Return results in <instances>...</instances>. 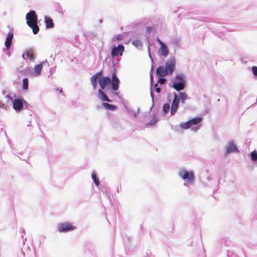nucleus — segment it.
Segmentation results:
<instances>
[{"label": "nucleus", "mask_w": 257, "mask_h": 257, "mask_svg": "<svg viewBox=\"0 0 257 257\" xmlns=\"http://www.w3.org/2000/svg\"><path fill=\"white\" fill-rule=\"evenodd\" d=\"M98 83L101 89H103L106 86L110 84L111 79L109 77H101L98 79ZM111 83L112 90H117L119 88V80L115 73L112 75Z\"/></svg>", "instance_id": "f257e3e1"}, {"label": "nucleus", "mask_w": 257, "mask_h": 257, "mask_svg": "<svg viewBox=\"0 0 257 257\" xmlns=\"http://www.w3.org/2000/svg\"><path fill=\"white\" fill-rule=\"evenodd\" d=\"M27 25L32 29L34 34H37L39 31L38 26V17L35 11L31 10L26 17Z\"/></svg>", "instance_id": "f03ea898"}, {"label": "nucleus", "mask_w": 257, "mask_h": 257, "mask_svg": "<svg viewBox=\"0 0 257 257\" xmlns=\"http://www.w3.org/2000/svg\"><path fill=\"white\" fill-rule=\"evenodd\" d=\"M15 98L13 100V107L14 110L17 112H20L23 110L28 109L29 107H32L25 99L22 97H17L16 94H14Z\"/></svg>", "instance_id": "7ed1b4c3"}, {"label": "nucleus", "mask_w": 257, "mask_h": 257, "mask_svg": "<svg viewBox=\"0 0 257 257\" xmlns=\"http://www.w3.org/2000/svg\"><path fill=\"white\" fill-rule=\"evenodd\" d=\"M179 175L184 180H187L188 182L193 183L194 176L193 172H188L185 169H182L179 172Z\"/></svg>", "instance_id": "20e7f679"}, {"label": "nucleus", "mask_w": 257, "mask_h": 257, "mask_svg": "<svg viewBox=\"0 0 257 257\" xmlns=\"http://www.w3.org/2000/svg\"><path fill=\"white\" fill-rule=\"evenodd\" d=\"M202 120V118L197 117L191 119V120L180 124L181 128L186 130L190 128L192 125H196L200 123Z\"/></svg>", "instance_id": "39448f33"}, {"label": "nucleus", "mask_w": 257, "mask_h": 257, "mask_svg": "<svg viewBox=\"0 0 257 257\" xmlns=\"http://www.w3.org/2000/svg\"><path fill=\"white\" fill-rule=\"evenodd\" d=\"M176 79L179 80V81L175 82L173 83V87L177 91L183 90L185 87V81L183 79V76L181 75H178L176 76Z\"/></svg>", "instance_id": "423d86ee"}, {"label": "nucleus", "mask_w": 257, "mask_h": 257, "mask_svg": "<svg viewBox=\"0 0 257 257\" xmlns=\"http://www.w3.org/2000/svg\"><path fill=\"white\" fill-rule=\"evenodd\" d=\"M174 99L172 101L171 107V115H173L175 112H176L179 104L180 102V98L179 96L176 94V93H174Z\"/></svg>", "instance_id": "0eeeda50"}, {"label": "nucleus", "mask_w": 257, "mask_h": 257, "mask_svg": "<svg viewBox=\"0 0 257 257\" xmlns=\"http://www.w3.org/2000/svg\"><path fill=\"white\" fill-rule=\"evenodd\" d=\"M175 65V60L174 58H171L168 60L166 63V69L169 74H171L174 70Z\"/></svg>", "instance_id": "6e6552de"}, {"label": "nucleus", "mask_w": 257, "mask_h": 257, "mask_svg": "<svg viewBox=\"0 0 257 257\" xmlns=\"http://www.w3.org/2000/svg\"><path fill=\"white\" fill-rule=\"evenodd\" d=\"M124 48L122 45H118L114 47L111 52L112 57H116L118 55L122 56Z\"/></svg>", "instance_id": "1a4fd4ad"}, {"label": "nucleus", "mask_w": 257, "mask_h": 257, "mask_svg": "<svg viewBox=\"0 0 257 257\" xmlns=\"http://www.w3.org/2000/svg\"><path fill=\"white\" fill-rule=\"evenodd\" d=\"M24 59H29L33 61L35 59V51L33 49L28 50L22 55Z\"/></svg>", "instance_id": "9d476101"}, {"label": "nucleus", "mask_w": 257, "mask_h": 257, "mask_svg": "<svg viewBox=\"0 0 257 257\" xmlns=\"http://www.w3.org/2000/svg\"><path fill=\"white\" fill-rule=\"evenodd\" d=\"M14 38V34L13 32H9L6 38L5 45L7 49H9L12 45V41Z\"/></svg>", "instance_id": "9b49d317"}, {"label": "nucleus", "mask_w": 257, "mask_h": 257, "mask_svg": "<svg viewBox=\"0 0 257 257\" xmlns=\"http://www.w3.org/2000/svg\"><path fill=\"white\" fill-rule=\"evenodd\" d=\"M157 74L160 76L164 77L166 76L168 73L167 70L163 66H159L156 70Z\"/></svg>", "instance_id": "f8f14e48"}, {"label": "nucleus", "mask_w": 257, "mask_h": 257, "mask_svg": "<svg viewBox=\"0 0 257 257\" xmlns=\"http://www.w3.org/2000/svg\"><path fill=\"white\" fill-rule=\"evenodd\" d=\"M45 23L46 27L47 29L52 28L54 26L52 19L48 16L45 17Z\"/></svg>", "instance_id": "ddd939ff"}, {"label": "nucleus", "mask_w": 257, "mask_h": 257, "mask_svg": "<svg viewBox=\"0 0 257 257\" xmlns=\"http://www.w3.org/2000/svg\"><path fill=\"white\" fill-rule=\"evenodd\" d=\"M159 52L164 57H166L169 54V51L166 45L164 44L163 46H161V48L159 49Z\"/></svg>", "instance_id": "4468645a"}, {"label": "nucleus", "mask_w": 257, "mask_h": 257, "mask_svg": "<svg viewBox=\"0 0 257 257\" xmlns=\"http://www.w3.org/2000/svg\"><path fill=\"white\" fill-rule=\"evenodd\" d=\"M236 151L238 152V150L236 146H235L234 143L231 142L227 147V152L229 153Z\"/></svg>", "instance_id": "2eb2a0df"}, {"label": "nucleus", "mask_w": 257, "mask_h": 257, "mask_svg": "<svg viewBox=\"0 0 257 257\" xmlns=\"http://www.w3.org/2000/svg\"><path fill=\"white\" fill-rule=\"evenodd\" d=\"M98 93L100 97V98L104 101L107 102H110L111 100L107 96V95L104 93V92L101 90L99 89L98 91Z\"/></svg>", "instance_id": "dca6fc26"}, {"label": "nucleus", "mask_w": 257, "mask_h": 257, "mask_svg": "<svg viewBox=\"0 0 257 257\" xmlns=\"http://www.w3.org/2000/svg\"><path fill=\"white\" fill-rule=\"evenodd\" d=\"M92 179L95 183V184L98 186L99 184V179L97 177L96 173L95 172H93L91 175Z\"/></svg>", "instance_id": "f3484780"}, {"label": "nucleus", "mask_w": 257, "mask_h": 257, "mask_svg": "<svg viewBox=\"0 0 257 257\" xmlns=\"http://www.w3.org/2000/svg\"><path fill=\"white\" fill-rule=\"evenodd\" d=\"M102 105L105 108L109 110H114L116 109V106L115 105H112L108 103H103Z\"/></svg>", "instance_id": "a211bd4d"}, {"label": "nucleus", "mask_w": 257, "mask_h": 257, "mask_svg": "<svg viewBox=\"0 0 257 257\" xmlns=\"http://www.w3.org/2000/svg\"><path fill=\"white\" fill-rule=\"evenodd\" d=\"M42 67L43 65L42 63H40L35 66V72L37 75H39L41 73Z\"/></svg>", "instance_id": "6ab92c4d"}, {"label": "nucleus", "mask_w": 257, "mask_h": 257, "mask_svg": "<svg viewBox=\"0 0 257 257\" xmlns=\"http://www.w3.org/2000/svg\"><path fill=\"white\" fill-rule=\"evenodd\" d=\"M98 77H96L94 75L91 77L90 80L93 86V88L95 89L97 86V80Z\"/></svg>", "instance_id": "aec40b11"}, {"label": "nucleus", "mask_w": 257, "mask_h": 257, "mask_svg": "<svg viewBox=\"0 0 257 257\" xmlns=\"http://www.w3.org/2000/svg\"><path fill=\"white\" fill-rule=\"evenodd\" d=\"M29 87V80L27 78L23 79V89L27 90Z\"/></svg>", "instance_id": "412c9836"}, {"label": "nucleus", "mask_w": 257, "mask_h": 257, "mask_svg": "<svg viewBox=\"0 0 257 257\" xmlns=\"http://www.w3.org/2000/svg\"><path fill=\"white\" fill-rule=\"evenodd\" d=\"M75 227L70 223H65V231L72 230Z\"/></svg>", "instance_id": "4be33fe9"}, {"label": "nucleus", "mask_w": 257, "mask_h": 257, "mask_svg": "<svg viewBox=\"0 0 257 257\" xmlns=\"http://www.w3.org/2000/svg\"><path fill=\"white\" fill-rule=\"evenodd\" d=\"M179 97L180 98V100L181 99V102L183 103H184L185 102V100L188 98V97L187 96V95L184 93H183V92H180L179 93Z\"/></svg>", "instance_id": "5701e85b"}, {"label": "nucleus", "mask_w": 257, "mask_h": 257, "mask_svg": "<svg viewBox=\"0 0 257 257\" xmlns=\"http://www.w3.org/2000/svg\"><path fill=\"white\" fill-rule=\"evenodd\" d=\"M170 108V106L169 103H166L163 106V110L165 113H167L169 112Z\"/></svg>", "instance_id": "b1692460"}, {"label": "nucleus", "mask_w": 257, "mask_h": 257, "mask_svg": "<svg viewBox=\"0 0 257 257\" xmlns=\"http://www.w3.org/2000/svg\"><path fill=\"white\" fill-rule=\"evenodd\" d=\"M58 231L60 232H64V223H61L58 224Z\"/></svg>", "instance_id": "393cba45"}, {"label": "nucleus", "mask_w": 257, "mask_h": 257, "mask_svg": "<svg viewBox=\"0 0 257 257\" xmlns=\"http://www.w3.org/2000/svg\"><path fill=\"white\" fill-rule=\"evenodd\" d=\"M251 159L252 161L257 160V152L253 151L251 153Z\"/></svg>", "instance_id": "a878e982"}, {"label": "nucleus", "mask_w": 257, "mask_h": 257, "mask_svg": "<svg viewBox=\"0 0 257 257\" xmlns=\"http://www.w3.org/2000/svg\"><path fill=\"white\" fill-rule=\"evenodd\" d=\"M157 121V118L156 116H154L150 121L149 123L150 125H154Z\"/></svg>", "instance_id": "bb28decb"}, {"label": "nucleus", "mask_w": 257, "mask_h": 257, "mask_svg": "<svg viewBox=\"0 0 257 257\" xmlns=\"http://www.w3.org/2000/svg\"><path fill=\"white\" fill-rule=\"evenodd\" d=\"M251 70L253 74L257 77V67L252 66L251 68Z\"/></svg>", "instance_id": "cd10ccee"}, {"label": "nucleus", "mask_w": 257, "mask_h": 257, "mask_svg": "<svg viewBox=\"0 0 257 257\" xmlns=\"http://www.w3.org/2000/svg\"><path fill=\"white\" fill-rule=\"evenodd\" d=\"M166 80L165 78H160L158 82L160 83L161 84H163L165 83Z\"/></svg>", "instance_id": "c85d7f7f"}, {"label": "nucleus", "mask_w": 257, "mask_h": 257, "mask_svg": "<svg viewBox=\"0 0 257 257\" xmlns=\"http://www.w3.org/2000/svg\"><path fill=\"white\" fill-rule=\"evenodd\" d=\"M155 90L156 91L158 92V93H160V91H161V89L159 87H158V83H156L155 85Z\"/></svg>", "instance_id": "c756f323"}, {"label": "nucleus", "mask_w": 257, "mask_h": 257, "mask_svg": "<svg viewBox=\"0 0 257 257\" xmlns=\"http://www.w3.org/2000/svg\"><path fill=\"white\" fill-rule=\"evenodd\" d=\"M123 36L121 35H118L116 37V40L117 41L121 40L123 39Z\"/></svg>", "instance_id": "7c9ffc66"}, {"label": "nucleus", "mask_w": 257, "mask_h": 257, "mask_svg": "<svg viewBox=\"0 0 257 257\" xmlns=\"http://www.w3.org/2000/svg\"><path fill=\"white\" fill-rule=\"evenodd\" d=\"M102 71L101 70L100 71L98 72H97L96 73H95V74H94V76H96V77H99L101 74H102Z\"/></svg>", "instance_id": "2f4dec72"}, {"label": "nucleus", "mask_w": 257, "mask_h": 257, "mask_svg": "<svg viewBox=\"0 0 257 257\" xmlns=\"http://www.w3.org/2000/svg\"><path fill=\"white\" fill-rule=\"evenodd\" d=\"M0 108H6L7 109V107H5V104L2 101L0 100Z\"/></svg>", "instance_id": "473e14b6"}, {"label": "nucleus", "mask_w": 257, "mask_h": 257, "mask_svg": "<svg viewBox=\"0 0 257 257\" xmlns=\"http://www.w3.org/2000/svg\"><path fill=\"white\" fill-rule=\"evenodd\" d=\"M6 97L8 99L11 100L13 102V100H14V99H13L10 95H6Z\"/></svg>", "instance_id": "72a5a7b5"}, {"label": "nucleus", "mask_w": 257, "mask_h": 257, "mask_svg": "<svg viewBox=\"0 0 257 257\" xmlns=\"http://www.w3.org/2000/svg\"><path fill=\"white\" fill-rule=\"evenodd\" d=\"M56 91H59V93L60 94H61L62 95H63V92L62 88H61L60 89H59V88H57L56 89Z\"/></svg>", "instance_id": "f704fd0d"}, {"label": "nucleus", "mask_w": 257, "mask_h": 257, "mask_svg": "<svg viewBox=\"0 0 257 257\" xmlns=\"http://www.w3.org/2000/svg\"><path fill=\"white\" fill-rule=\"evenodd\" d=\"M20 232L21 233H22V234H25L26 233L25 229L23 228H21L20 229Z\"/></svg>", "instance_id": "c9c22d12"}, {"label": "nucleus", "mask_w": 257, "mask_h": 257, "mask_svg": "<svg viewBox=\"0 0 257 257\" xmlns=\"http://www.w3.org/2000/svg\"><path fill=\"white\" fill-rule=\"evenodd\" d=\"M157 40L161 46H163V45H164V44L158 38H157Z\"/></svg>", "instance_id": "e433bc0d"}, {"label": "nucleus", "mask_w": 257, "mask_h": 257, "mask_svg": "<svg viewBox=\"0 0 257 257\" xmlns=\"http://www.w3.org/2000/svg\"><path fill=\"white\" fill-rule=\"evenodd\" d=\"M22 237H23V241H24V243H25V241L27 240V239L26 238H25V239H24V236L23 235L22 236Z\"/></svg>", "instance_id": "4c0bfd02"}, {"label": "nucleus", "mask_w": 257, "mask_h": 257, "mask_svg": "<svg viewBox=\"0 0 257 257\" xmlns=\"http://www.w3.org/2000/svg\"><path fill=\"white\" fill-rule=\"evenodd\" d=\"M135 42H139V41H134L133 42V44H135Z\"/></svg>", "instance_id": "58836bf2"}]
</instances>
